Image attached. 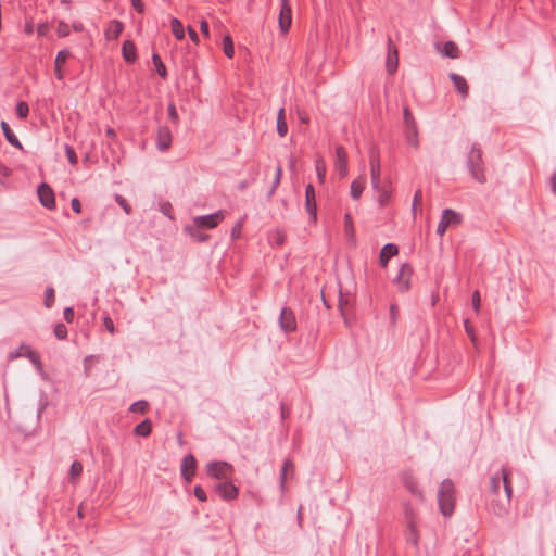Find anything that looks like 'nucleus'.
<instances>
[{"instance_id": "obj_1", "label": "nucleus", "mask_w": 556, "mask_h": 556, "mask_svg": "<svg viewBox=\"0 0 556 556\" xmlns=\"http://www.w3.org/2000/svg\"><path fill=\"white\" fill-rule=\"evenodd\" d=\"M503 494H495L491 501V510L496 516H506L509 511L513 489L509 481V472L503 469Z\"/></svg>"}, {"instance_id": "obj_2", "label": "nucleus", "mask_w": 556, "mask_h": 556, "mask_svg": "<svg viewBox=\"0 0 556 556\" xmlns=\"http://www.w3.org/2000/svg\"><path fill=\"white\" fill-rule=\"evenodd\" d=\"M438 504L444 517L453 515L455 508V490L452 481H442L438 491Z\"/></svg>"}, {"instance_id": "obj_3", "label": "nucleus", "mask_w": 556, "mask_h": 556, "mask_svg": "<svg viewBox=\"0 0 556 556\" xmlns=\"http://www.w3.org/2000/svg\"><path fill=\"white\" fill-rule=\"evenodd\" d=\"M468 166L472 178L483 184L485 182L484 167L482 163V153L479 148L473 147L468 155Z\"/></svg>"}, {"instance_id": "obj_4", "label": "nucleus", "mask_w": 556, "mask_h": 556, "mask_svg": "<svg viewBox=\"0 0 556 556\" xmlns=\"http://www.w3.org/2000/svg\"><path fill=\"white\" fill-rule=\"evenodd\" d=\"M207 472L212 478L227 480L232 475L233 468L226 462H214L207 465Z\"/></svg>"}, {"instance_id": "obj_5", "label": "nucleus", "mask_w": 556, "mask_h": 556, "mask_svg": "<svg viewBox=\"0 0 556 556\" xmlns=\"http://www.w3.org/2000/svg\"><path fill=\"white\" fill-rule=\"evenodd\" d=\"M460 223V216L455 213L454 211L447 208L444 210L442 213L441 220L437 227V233L439 236H443L445 231L451 228L455 227Z\"/></svg>"}, {"instance_id": "obj_6", "label": "nucleus", "mask_w": 556, "mask_h": 556, "mask_svg": "<svg viewBox=\"0 0 556 556\" xmlns=\"http://www.w3.org/2000/svg\"><path fill=\"white\" fill-rule=\"evenodd\" d=\"M413 268L408 264H403L394 279V283L401 292H406L410 288Z\"/></svg>"}, {"instance_id": "obj_7", "label": "nucleus", "mask_w": 556, "mask_h": 556, "mask_svg": "<svg viewBox=\"0 0 556 556\" xmlns=\"http://www.w3.org/2000/svg\"><path fill=\"white\" fill-rule=\"evenodd\" d=\"M225 217L224 212L219 211L212 215L198 216L193 218L195 227L201 228H215Z\"/></svg>"}, {"instance_id": "obj_8", "label": "nucleus", "mask_w": 556, "mask_h": 556, "mask_svg": "<svg viewBox=\"0 0 556 556\" xmlns=\"http://www.w3.org/2000/svg\"><path fill=\"white\" fill-rule=\"evenodd\" d=\"M292 11L289 0H281L279 13V28L282 33H287L291 26Z\"/></svg>"}, {"instance_id": "obj_9", "label": "nucleus", "mask_w": 556, "mask_h": 556, "mask_svg": "<svg viewBox=\"0 0 556 556\" xmlns=\"http://www.w3.org/2000/svg\"><path fill=\"white\" fill-rule=\"evenodd\" d=\"M374 190L377 192V202L380 207L387 206L392 198L393 189L390 186V184L382 185L381 182H378V187H372Z\"/></svg>"}, {"instance_id": "obj_10", "label": "nucleus", "mask_w": 556, "mask_h": 556, "mask_svg": "<svg viewBox=\"0 0 556 556\" xmlns=\"http://www.w3.org/2000/svg\"><path fill=\"white\" fill-rule=\"evenodd\" d=\"M172 132L168 127L162 126L156 132V146L160 151H167L172 146Z\"/></svg>"}, {"instance_id": "obj_11", "label": "nucleus", "mask_w": 556, "mask_h": 556, "mask_svg": "<svg viewBox=\"0 0 556 556\" xmlns=\"http://www.w3.org/2000/svg\"><path fill=\"white\" fill-rule=\"evenodd\" d=\"M334 167L340 177L344 178L348 175V154L343 147L336 149Z\"/></svg>"}, {"instance_id": "obj_12", "label": "nucleus", "mask_w": 556, "mask_h": 556, "mask_svg": "<svg viewBox=\"0 0 556 556\" xmlns=\"http://www.w3.org/2000/svg\"><path fill=\"white\" fill-rule=\"evenodd\" d=\"M38 197H39V200H40L41 204L45 207H47V208L54 207V203H55L54 193H53L52 189L48 185L42 184V185L39 186V188H38Z\"/></svg>"}, {"instance_id": "obj_13", "label": "nucleus", "mask_w": 556, "mask_h": 556, "mask_svg": "<svg viewBox=\"0 0 556 556\" xmlns=\"http://www.w3.org/2000/svg\"><path fill=\"white\" fill-rule=\"evenodd\" d=\"M280 327L285 331H294L296 328V321L292 311L283 308L280 314Z\"/></svg>"}, {"instance_id": "obj_14", "label": "nucleus", "mask_w": 556, "mask_h": 556, "mask_svg": "<svg viewBox=\"0 0 556 556\" xmlns=\"http://www.w3.org/2000/svg\"><path fill=\"white\" fill-rule=\"evenodd\" d=\"M217 493L224 498V500H233L238 496V489L232 483L225 481L220 482L216 486Z\"/></svg>"}, {"instance_id": "obj_15", "label": "nucleus", "mask_w": 556, "mask_h": 556, "mask_svg": "<svg viewBox=\"0 0 556 556\" xmlns=\"http://www.w3.org/2000/svg\"><path fill=\"white\" fill-rule=\"evenodd\" d=\"M365 188H366V177L364 174H361L351 184V187H350L351 198L353 200L357 201L361 198Z\"/></svg>"}, {"instance_id": "obj_16", "label": "nucleus", "mask_w": 556, "mask_h": 556, "mask_svg": "<svg viewBox=\"0 0 556 556\" xmlns=\"http://www.w3.org/2000/svg\"><path fill=\"white\" fill-rule=\"evenodd\" d=\"M305 206H306V211L307 213L313 217L314 220H316L317 218V214H316V198H315V191H314V187L312 185H307L306 186V190H305Z\"/></svg>"}, {"instance_id": "obj_17", "label": "nucleus", "mask_w": 556, "mask_h": 556, "mask_svg": "<svg viewBox=\"0 0 556 556\" xmlns=\"http://www.w3.org/2000/svg\"><path fill=\"white\" fill-rule=\"evenodd\" d=\"M195 458L193 455H187L182 459L181 473L187 481H190L195 472Z\"/></svg>"}, {"instance_id": "obj_18", "label": "nucleus", "mask_w": 556, "mask_h": 556, "mask_svg": "<svg viewBox=\"0 0 556 556\" xmlns=\"http://www.w3.org/2000/svg\"><path fill=\"white\" fill-rule=\"evenodd\" d=\"M71 56V52L68 50H61L58 52L55 62H54V75L59 80L64 78L63 65L66 63L67 59Z\"/></svg>"}, {"instance_id": "obj_19", "label": "nucleus", "mask_w": 556, "mask_h": 556, "mask_svg": "<svg viewBox=\"0 0 556 556\" xmlns=\"http://www.w3.org/2000/svg\"><path fill=\"white\" fill-rule=\"evenodd\" d=\"M435 49L438 52L450 59H458L460 54L459 48L454 41H446L442 47L437 43Z\"/></svg>"}, {"instance_id": "obj_20", "label": "nucleus", "mask_w": 556, "mask_h": 556, "mask_svg": "<svg viewBox=\"0 0 556 556\" xmlns=\"http://www.w3.org/2000/svg\"><path fill=\"white\" fill-rule=\"evenodd\" d=\"M397 64H399L397 50L394 46L389 45L387 62H386L387 72L391 75L394 74L395 71L397 70Z\"/></svg>"}, {"instance_id": "obj_21", "label": "nucleus", "mask_w": 556, "mask_h": 556, "mask_svg": "<svg viewBox=\"0 0 556 556\" xmlns=\"http://www.w3.org/2000/svg\"><path fill=\"white\" fill-rule=\"evenodd\" d=\"M399 250L395 244L389 243L386 244L379 255V262L382 267H387L388 262L391 257L395 256L397 254Z\"/></svg>"}, {"instance_id": "obj_22", "label": "nucleus", "mask_w": 556, "mask_h": 556, "mask_svg": "<svg viewBox=\"0 0 556 556\" xmlns=\"http://www.w3.org/2000/svg\"><path fill=\"white\" fill-rule=\"evenodd\" d=\"M456 90L462 94L463 98H466L469 93V86L466 81V79L457 74H451L450 75Z\"/></svg>"}, {"instance_id": "obj_23", "label": "nucleus", "mask_w": 556, "mask_h": 556, "mask_svg": "<svg viewBox=\"0 0 556 556\" xmlns=\"http://www.w3.org/2000/svg\"><path fill=\"white\" fill-rule=\"evenodd\" d=\"M122 54L126 62L134 63L137 59L136 47L132 41L126 40L122 47Z\"/></svg>"}, {"instance_id": "obj_24", "label": "nucleus", "mask_w": 556, "mask_h": 556, "mask_svg": "<svg viewBox=\"0 0 556 556\" xmlns=\"http://www.w3.org/2000/svg\"><path fill=\"white\" fill-rule=\"evenodd\" d=\"M1 128L3 130L5 139L14 147L22 149L23 146L17 139V137L14 135V132L11 130L9 124L4 121L1 122Z\"/></svg>"}, {"instance_id": "obj_25", "label": "nucleus", "mask_w": 556, "mask_h": 556, "mask_svg": "<svg viewBox=\"0 0 556 556\" xmlns=\"http://www.w3.org/2000/svg\"><path fill=\"white\" fill-rule=\"evenodd\" d=\"M123 31V24L119 21H111L105 31L108 39H116Z\"/></svg>"}, {"instance_id": "obj_26", "label": "nucleus", "mask_w": 556, "mask_h": 556, "mask_svg": "<svg viewBox=\"0 0 556 556\" xmlns=\"http://www.w3.org/2000/svg\"><path fill=\"white\" fill-rule=\"evenodd\" d=\"M405 137L406 141L409 146L417 149L419 146V139H418V127L410 126L405 128Z\"/></svg>"}, {"instance_id": "obj_27", "label": "nucleus", "mask_w": 556, "mask_h": 556, "mask_svg": "<svg viewBox=\"0 0 556 556\" xmlns=\"http://www.w3.org/2000/svg\"><path fill=\"white\" fill-rule=\"evenodd\" d=\"M277 132L280 137H285L288 132L285 109L281 108L277 116Z\"/></svg>"}, {"instance_id": "obj_28", "label": "nucleus", "mask_w": 556, "mask_h": 556, "mask_svg": "<svg viewBox=\"0 0 556 556\" xmlns=\"http://www.w3.org/2000/svg\"><path fill=\"white\" fill-rule=\"evenodd\" d=\"M170 28L176 39L182 40L185 38L184 25L178 18L173 17L170 20Z\"/></svg>"}, {"instance_id": "obj_29", "label": "nucleus", "mask_w": 556, "mask_h": 556, "mask_svg": "<svg viewBox=\"0 0 556 556\" xmlns=\"http://www.w3.org/2000/svg\"><path fill=\"white\" fill-rule=\"evenodd\" d=\"M30 350H31V348L29 345L22 344L18 349H16L15 351H11L8 354V361L12 362L18 357H24V356L27 357Z\"/></svg>"}, {"instance_id": "obj_30", "label": "nucleus", "mask_w": 556, "mask_h": 556, "mask_svg": "<svg viewBox=\"0 0 556 556\" xmlns=\"http://www.w3.org/2000/svg\"><path fill=\"white\" fill-rule=\"evenodd\" d=\"M370 177L372 187H378V182H380V165L374 159L370 161Z\"/></svg>"}, {"instance_id": "obj_31", "label": "nucleus", "mask_w": 556, "mask_h": 556, "mask_svg": "<svg viewBox=\"0 0 556 556\" xmlns=\"http://www.w3.org/2000/svg\"><path fill=\"white\" fill-rule=\"evenodd\" d=\"M315 168L319 184H324L326 179L327 167L325 161L321 157L316 159Z\"/></svg>"}, {"instance_id": "obj_32", "label": "nucleus", "mask_w": 556, "mask_h": 556, "mask_svg": "<svg viewBox=\"0 0 556 556\" xmlns=\"http://www.w3.org/2000/svg\"><path fill=\"white\" fill-rule=\"evenodd\" d=\"M223 50H224V53L227 55V58H229V59L233 58L235 47H233V41L229 34H226L224 36Z\"/></svg>"}, {"instance_id": "obj_33", "label": "nucleus", "mask_w": 556, "mask_h": 556, "mask_svg": "<svg viewBox=\"0 0 556 556\" xmlns=\"http://www.w3.org/2000/svg\"><path fill=\"white\" fill-rule=\"evenodd\" d=\"M151 430H152V426L148 419L143 420L141 424H139L135 428V432L138 435H142V437H148L151 433Z\"/></svg>"}, {"instance_id": "obj_34", "label": "nucleus", "mask_w": 556, "mask_h": 556, "mask_svg": "<svg viewBox=\"0 0 556 556\" xmlns=\"http://www.w3.org/2000/svg\"><path fill=\"white\" fill-rule=\"evenodd\" d=\"M293 471H294V465L292 464V462L291 460H286L285 464H283L282 472H281V477H280L281 488L285 486V483H286V480H287V476L289 473L293 475Z\"/></svg>"}, {"instance_id": "obj_35", "label": "nucleus", "mask_w": 556, "mask_h": 556, "mask_svg": "<svg viewBox=\"0 0 556 556\" xmlns=\"http://www.w3.org/2000/svg\"><path fill=\"white\" fill-rule=\"evenodd\" d=\"M286 239L285 233L281 230H274L269 236V241L271 244L280 247L283 244Z\"/></svg>"}, {"instance_id": "obj_36", "label": "nucleus", "mask_w": 556, "mask_h": 556, "mask_svg": "<svg viewBox=\"0 0 556 556\" xmlns=\"http://www.w3.org/2000/svg\"><path fill=\"white\" fill-rule=\"evenodd\" d=\"M152 61H153V63H154V65H155V68H156L157 74H159L161 77L165 78V77H166V75H167V72H166V67H165V65L163 64V62H162V60H161L160 55H159V54H156V53H155V54H153V55H152Z\"/></svg>"}, {"instance_id": "obj_37", "label": "nucleus", "mask_w": 556, "mask_h": 556, "mask_svg": "<svg viewBox=\"0 0 556 556\" xmlns=\"http://www.w3.org/2000/svg\"><path fill=\"white\" fill-rule=\"evenodd\" d=\"M83 472V465L80 462L75 460L70 468V477L72 480L77 479Z\"/></svg>"}, {"instance_id": "obj_38", "label": "nucleus", "mask_w": 556, "mask_h": 556, "mask_svg": "<svg viewBox=\"0 0 556 556\" xmlns=\"http://www.w3.org/2000/svg\"><path fill=\"white\" fill-rule=\"evenodd\" d=\"M403 113H404V126H405V128L417 125V123H416L412 112L409 111V109L407 106L404 108Z\"/></svg>"}, {"instance_id": "obj_39", "label": "nucleus", "mask_w": 556, "mask_h": 556, "mask_svg": "<svg viewBox=\"0 0 556 556\" xmlns=\"http://www.w3.org/2000/svg\"><path fill=\"white\" fill-rule=\"evenodd\" d=\"M28 112H29V108H28V104L26 102H20L17 103L16 105V115L20 117V118H26L27 115H28Z\"/></svg>"}, {"instance_id": "obj_40", "label": "nucleus", "mask_w": 556, "mask_h": 556, "mask_svg": "<svg viewBox=\"0 0 556 556\" xmlns=\"http://www.w3.org/2000/svg\"><path fill=\"white\" fill-rule=\"evenodd\" d=\"M501 481L503 482V472L501 473V476H494L491 479V490H492L493 495L500 494Z\"/></svg>"}, {"instance_id": "obj_41", "label": "nucleus", "mask_w": 556, "mask_h": 556, "mask_svg": "<svg viewBox=\"0 0 556 556\" xmlns=\"http://www.w3.org/2000/svg\"><path fill=\"white\" fill-rule=\"evenodd\" d=\"M27 358H29V361L34 364V366L38 369V370H41L42 369V364H41V361H40V357H39V354L33 350H30Z\"/></svg>"}, {"instance_id": "obj_42", "label": "nucleus", "mask_w": 556, "mask_h": 556, "mask_svg": "<svg viewBox=\"0 0 556 556\" xmlns=\"http://www.w3.org/2000/svg\"><path fill=\"white\" fill-rule=\"evenodd\" d=\"M464 326H465V331H466V333L469 336V338H470L471 342H472L473 344H476V343H477V337H476V334H475L473 326L470 324V321H469L468 319H466V320L464 321Z\"/></svg>"}, {"instance_id": "obj_43", "label": "nucleus", "mask_w": 556, "mask_h": 556, "mask_svg": "<svg viewBox=\"0 0 556 556\" xmlns=\"http://www.w3.org/2000/svg\"><path fill=\"white\" fill-rule=\"evenodd\" d=\"M148 408V403L144 401H138L130 406L132 413H144Z\"/></svg>"}, {"instance_id": "obj_44", "label": "nucleus", "mask_w": 556, "mask_h": 556, "mask_svg": "<svg viewBox=\"0 0 556 556\" xmlns=\"http://www.w3.org/2000/svg\"><path fill=\"white\" fill-rule=\"evenodd\" d=\"M167 113H168V117L169 119L174 123V124H178L179 122V116H178V112L176 110V106L174 103H170L167 108Z\"/></svg>"}, {"instance_id": "obj_45", "label": "nucleus", "mask_w": 556, "mask_h": 556, "mask_svg": "<svg viewBox=\"0 0 556 556\" xmlns=\"http://www.w3.org/2000/svg\"><path fill=\"white\" fill-rule=\"evenodd\" d=\"M471 305H472L473 311L476 313H479L480 305H481V298H480V293L477 290L472 293Z\"/></svg>"}, {"instance_id": "obj_46", "label": "nucleus", "mask_w": 556, "mask_h": 556, "mask_svg": "<svg viewBox=\"0 0 556 556\" xmlns=\"http://www.w3.org/2000/svg\"><path fill=\"white\" fill-rule=\"evenodd\" d=\"M54 334L58 339H65L67 336V329L63 324H58L54 328Z\"/></svg>"}, {"instance_id": "obj_47", "label": "nucleus", "mask_w": 556, "mask_h": 556, "mask_svg": "<svg viewBox=\"0 0 556 556\" xmlns=\"http://www.w3.org/2000/svg\"><path fill=\"white\" fill-rule=\"evenodd\" d=\"M56 33L60 37H66L70 35V27L64 22H59Z\"/></svg>"}, {"instance_id": "obj_48", "label": "nucleus", "mask_w": 556, "mask_h": 556, "mask_svg": "<svg viewBox=\"0 0 556 556\" xmlns=\"http://www.w3.org/2000/svg\"><path fill=\"white\" fill-rule=\"evenodd\" d=\"M53 302H54V290H53V288H48L46 290L45 304L49 308L52 306Z\"/></svg>"}, {"instance_id": "obj_49", "label": "nucleus", "mask_w": 556, "mask_h": 556, "mask_svg": "<svg viewBox=\"0 0 556 556\" xmlns=\"http://www.w3.org/2000/svg\"><path fill=\"white\" fill-rule=\"evenodd\" d=\"M349 303H350L349 299L341 294L340 299H339V309L341 311V314L343 316H345V312L349 306Z\"/></svg>"}, {"instance_id": "obj_50", "label": "nucleus", "mask_w": 556, "mask_h": 556, "mask_svg": "<svg viewBox=\"0 0 556 556\" xmlns=\"http://www.w3.org/2000/svg\"><path fill=\"white\" fill-rule=\"evenodd\" d=\"M65 152H66V155H67V159L68 161L72 163V164H76L77 163V155L74 151V149L70 146H66L65 147Z\"/></svg>"}, {"instance_id": "obj_51", "label": "nucleus", "mask_w": 556, "mask_h": 556, "mask_svg": "<svg viewBox=\"0 0 556 556\" xmlns=\"http://www.w3.org/2000/svg\"><path fill=\"white\" fill-rule=\"evenodd\" d=\"M116 201H117V203L123 207V210H124L127 214H129V213H130L131 207H130V205L127 203V201H126L123 197L117 195V197H116Z\"/></svg>"}, {"instance_id": "obj_52", "label": "nucleus", "mask_w": 556, "mask_h": 556, "mask_svg": "<svg viewBox=\"0 0 556 556\" xmlns=\"http://www.w3.org/2000/svg\"><path fill=\"white\" fill-rule=\"evenodd\" d=\"M194 495L199 501H206V493L200 485L194 488Z\"/></svg>"}, {"instance_id": "obj_53", "label": "nucleus", "mask_w": 556, "mask_h": 556, "mask_svg": "<svg viewBox=\"0 0 556 556\" xmlns=\"http://www.w3.org/2000/svg\"><path fill=\"white\" fill-rule=\"evenodd\" d=\"M103 324H104V326H105L106 330H108L110 333H114V332H115V328H114L113 320H112L109 316L104 317V319H103Z\"/></svg>"}, {"instance_id": "obj_54", "label": "nucleus", "mask_w": 556, "mask_h": 556, "mask_svg": "<svg viewBox=\"0 0 556 556\" xmlns=\"http://www.w3.org/2000/svg\"><path fill=\"white\" fill-rule=\"evenodd\" d=\"M200 29L205 38H210L208 23L205 20L200 22Z\"/></svg>"}, {"instance_id": "obj_55", "label": "nucleus", "mask_w": 556, "mask_h": 556, "mask_svg": "<svg viewBox=\"0 0 556 556\" xmlns=\"http://www.w3.org/2000/svg\"><path fill=\"white\" fill-rule=\"evenodd\" d=\"M71 206L75 213L79 214L81 212V205L78 199H72Z\"/></svg>"}, {"instance_id": "obj_56", "label": "nucleus", "mask_w": 556, "mask_h": 556, "mask_svg": "<svg viewBox=\"0 0 556 556\" xmlns=\"http://www.w3.org/2000/svg\"><path fill=\"white\" fill-rule=\"evenodd\" d=\"M281 175H282V168H281V166H277L276 175H275V179H274V189L280 184Z\"/></svg>"}, {"instance_id": "obj_57", "label": "nucleus", "mask_w": 556, "mask_h": 556, "mask_svg": "<svg viewBox=\"0 0 556 556\" xmlns=\"http://www.w3.org/2000/svg\"><path fill=\"white\" fill-rule=\"evenodd\" d=\"M64 318L67 323H72L74 319V311L72 307H67L64 311Z\"/></svg>"}, {"instance_id": "obj_58", "label": "nucleus", "mask_w": 556, "mask_h": 556, "mask_svg": "<svg viewBox=\"0 0 556 556\" xmlns=\"http://www.w3.org/2000/svg\"><path fill=\"white\" fill-rule=\"evenodd\" d=\"M187 30H188V35H189L190 39H191L195 45H198V43H199V36H198V34L195 33V30H194L192 27H190V26L187 28Z\"/></svg>"}, {"instance_id": "obj_59", "label": "nucleus", "mask_w": 556, "mask_h": 556, "mask_svg": "<svg viewBox=\"0 0 556 556\" xmlns=\"http://www.w3.org/2000/svg\"><path fill=\"white\" fill-rule=\"evenodd\" d=\"M131 1V4L132 7L135 8V10L139 13H142L143 10H144V7H143V3H142V0H130Z\"/></svg>"}, {"instance_id": "obj_60", "label": "nucleus", "mask_w": 556, "mask_h": 556, "mask_svg": "<svg viewBox=\"0 0 556 556\" xmlns=\"http://www.w3.org/2000/svg\"><path fill=\"white\" fill-rule=\"evenodd\" d=\"M344 222H345V228H346V231H353V226H352V217L350 214H345V217H344Z\"/></svg>"}, {"instance_id": "obj_61", "label": "nucleus", "mask_w": 556, "mask_h": 556, "mask_svg": "<svg viewBox=\"0 0 556 556\" xmlns=\"http://www.w3.org/2000/svg\"><path fill=\"white\" fill-rule=\"evenodd\" d=\"M0 175L3 177H9L11 175V169L5 165L0 164Z\"/></svg>"}, {"instance_id": "obj_62", "label": "nucleus", "mask_w": 556, "mask_h": 556, "mask_svg": "<svg viewBox=\"0 0 556 556\" xmlns=\"http://www.w3.org/2000/svg\"><path fill=\"white\" fill-rule=\"evenodd\" d=\"M48 31V25L47 24H40L37 28V33L39 36H46Z\"/></svg>"}, {"instance_id": "obj_63", "label": "nucleus", "mask_w": 556, "mask_h": 556, "mask_svg": "<svg viewBox=\"0 0 556 556\" xmlns=\"http://www.w3.org/2000/svg\"><path fill=\"white\" fill-rule=\"evenodd\" d=\"M25 31L26 34L30 35L34 31V25L31 22H27L25 25Z\"/></svg>"}, {"instance_id": "obj_64", "label": "nucleus", "mask_w": 556, "mask_h": 556, "mask_svg": "<svg viewBox=\"0 0 556 556\" xmlns=\"http://www.w3.org/2000/svg\"><path fill=\"white\" fill-rule=\"evenodd\" d=\"M551 184H552V190L554 193H556V174H554L551 178Z\"/></svg>"}]
</instances>
